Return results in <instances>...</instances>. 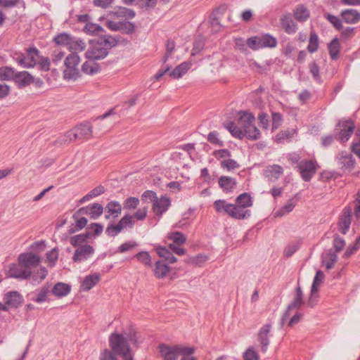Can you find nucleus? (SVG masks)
Here are the masks:
<instances>
[{
  "label": "nucleus",
  "instance_id": "f257e3e1",
  "mask_svg": "<svg viewBox=\"0 0 360 360\" xmlns=\"http://www.w3.org/2000/svg\"><path fill=\"white\" fill-rule=\"evenodd\" d=\"M236 122L230 121L224 124V127L237 139L247 138L251 141L258 140L260 131L255 126V115L250 110H239L235 114Z\"/></svg>",
  "mask_w": 360,
  "mask_h": 360
},
{
  "label": "nucleus",
  "instance_id": "f03ea898",
  "mask_svg": "<svg viewBox=\"0 0 360 360\" xmlns=\"http://www.w3.org/2000/svg\"><path fill=\"white\" fill-rule=\"evenodd\" d=\"M252 205L251 195L248 193H243L236 198L234 204L225 200H217L214 202L213 206L218 213L226 214L235 219H244L250 216L248 208Z\"/></svg>",
  "mask_w": 360,
  "mask_h": 360
},
{
  "label": "nucleus",
  "instance_id": "7ed1b4c3",
  "mask_svg": "<svg viewBox=\"0 0 360 360\" xmlns=\"http://www.w3.org/2000/svg\"><path fill=\"white\" fill-rule=\"evenodd\" d=\"M109 344L112 353L120 356L123 360H134L128 342L122 335L112 333L110 336Z\"/></svg>",
  "mask_w": 360,
  "mask_h": 360
},
{
  "label": "nucleus",
  "instance_id": "20e7f679",
  "mask_svg": "<svg viewBox=\"0 0 360 360\" xmlns=\"http://www.w3.org/2000/svg\"><path fill=\"white\" fill-rule=\"evenodd\" d=\"M13 57L19 65L31 68L35 66L39 58V51L35 47H30L25 49V53H15Z\"/></svg>",
  "mask_w": 360,
  "mask_h": 360
},
{
  "label": "nucleus",
  "instance_id": "39448f33",
  "mask_svg": "<svg viewBox=\"0 0 360 360\" xmlns=\"http://www.w3.org/2000/svg\"><path fill=\"white\" fill-rule=\"evenodd\" d=\"M110 46L109 39H99L97 41H92L85 56L90 60L102 59L107 56V50Z\"/></svg>",
  "mask_w": 360,
  "mask_h": 360
},
{
  "label": "nucleus",
  "instance_id": "423d86ee",
  "mask_svg": "<svg viewBox=\"0 0 360 360\" xmlns=\"http://www.w3.org/2000/svg\"><path fill=\"white\" fill-rule=\"evenodd\" d=\"M80 63L79 56L75 53H70L64 60V70L63 72L65 79H77L79 77V70L77 68Z\"/></svg>",
  "mask_w": 360,
  "mask_h": 360
},
{
  "label": "nucleus",
  "instance_id": "0eeeda50",
  "mask_svg": "<svg viewBox=\"0 0 360 360\" xmlns=\"http://www.w3.org/2000/svg\"><path fill=\"white\" fill-rule=\"evenodd\" d=\"M160 353L164 360H177L181 354L194 353L193 347H185L182 345H175L173 347L166 345H161L159 347Z\"/></svg>",
  "mask_w": 360,
  "mask_h": 360
},
{
  "label": "nucleus",
  "instance_id": "6e6552de",
  "mask_svg": "<svg viewBox=\"0 0 360 360\" xmlns=\"http://www.w3.org/2000/svg\"><path fill=\"white\" fill-rule=\"evenodd\" d=\"M247 45L252 50H258L262 48H274L277 45V40L274 37L266 34L261 37H252L247 40Z\"/></svg>",
  "mask_w": 360,
  "mask_h": 360
},
{
  "label": "nucleus",
  "instance_id": "1a4fd4ad",
  "mask_svg": "<svg viewBox=\"0 0 360 360\" xmlns=\"http://www.w3.org/2000/svg\"><path fill=\"white\" fill-rule=\"evenodd\" d=\"M299 173L304 181H309L319 166L315 159H304L297 165Z\"/></svg>",
  "mask_w": 360,
  "mask_h": 360
},
{
  "label": "nucleus",
  "instance_id": "9d476101",
  "mask_svg": "<svg viewBox=\"0 0 360 360\" xmlns=\"http://www.w3.org/2000/svg\"><path fill=\"white\" fill-rule=\"evenodd\" d=\"M167 239L172 241L169 244V248L173 252L180 256L186 254V250L181 247L186 241V236L184 233L179 231H171L168 233Z\"/></svg>",
  "mask_w": 360,
  "mask_h": 360
},
{
  "label": "nucleus",
  "instance_id": "9b49d317",
  "mask_svg": "<svg viewBox=\"0 0 360 360\" xmlns=\"http://www.w3.org/2000/svg\"><path fill=\"white\" fill-rule=\"evenodd\" d=\"M135 221L130 214H127L121 218L117 224H110L106 229V233L110 236H115L125 228H132Z\"/></svg>",
  "mask_w": 360,
  "mask_h": 360
},
{
  "label": "nucleus",
  "instance_id": "f8f14e48",
  "mask_svg": "<svg viewBox=\"0 0 360 360\" xmlns=\"http://www.w3.org/2000/svg\"><path fill=\"white\" fill-rule=\"evenodd\" d=\"M18 260L22 263L24 268L29 271V276L32 274V271L39 266L41 262L40 257L31 252L20 254Z\"/></svg>",
  "mask_w": 360,
  "mask_h": 360
},
{
  "label": "nucleus",
  "instance_id": "ddd939ff",
  "mask_svg": "<svg viewBox=\"0 0 360 360\" xmlns=\"http://www.w3.org/2000/svg\"><path fill=\"white\" fill-rule=\"evenodd\" d=\"M352 210L350 207L344 208L341 216L338 222V231L342 234H345L349 229L351 224Z\"/></svg>",
  "mask_w": 360,
  "mask_h": 360
},
{
  "label": "nucleus",
  "instance_id": "4468645a",
  "mask_svg": "<svg viewBox=\"0 0 360 360\" xmlns=\"http://www.w3.org/2000/svg\"><path fill=\"white\" fill-rule=\"evenodd\" d=\"M94 252V249L91 245L84 244L76 249L72 259L75 262H79L87 259Z\"/></svg>",
  "mask_w": 360,
  "mask_h": 360
},
{
  "label": "nucleus",
  "instance_id": "2eb2a0df",
  "mask_svg": "<svg viewBox=\"0 0 360 360\" xmlns=\"http://www.w3.org/2000/svg\"><path fill=\"white\" fill-rule=\"evenodd\" d=\"M340 131L339 133V139L345 143L349 140L354 132V123L351 120L343 121L340 123Z\"/></svg>",
  "mask_w": 360,
  "mask_h": 360
},
{
  "label": "nucleus",
  "instance_id": "dca6fc26",
  "mask_svg": "<svg viewBox=\"0 0 360 360\" xmlns=\"http://www.w3.org/2000/svg\"><path fill=\"white\" fill-rule=\"evenodd\" d=\"M79 212L82 214L89 215L91 219H96L103 214V207L99 203H93L80 208Z\"/></svg>",
  "mask_w": 360,
  "mask_h": 360
},
{
  "label": "nucleus",
  "instance_id": "f3484780",
  "mask_svg": "<svg viewBox=\"0 0 360 360\" xmlns=\"http://www.w3.org/2000/svg\"><path fill=\"white\" fill-rule=\"evenodd\" d=\"M170 205V200L165 196L157 198L153 203L152 210L157 216H161L165 212Z\"/></svg>",
  "mask_w": 360,
  "mask_h": 360
},
{
  "label": "nucleus",
  "instance_id": "a211bd4d",
  "mask_svg": "<svg viewBox=\"0 0 360 360\" xmlns=\"http://www.w3.org/2000/svg\"><path fill=\"white\" fill-rule=\"evenodd\" d=\"M11 277L25 279L29 278V271L24 268L22 263L18 260V264H12L8 270Z\"/></svg>",
  "mask_w": 360,
  "mask_h": 360
},
{
  "label": "nucleus",
  "instance_id": "6ab92c4d",
  "mask_svg": "<svg viewBox=\"0 0 360 360\" xmlns=\"http://www.w3.org/2000/svg\"><path fill=\"white\" fill-rule=\"evenodd\" d=\"M13 81L20 87L28 86L34 82L33 77L27 71L15 72Z\"/></svg>",
  "mask_w": 360,
  "mask_h": 360
},
{
  "label": "nucleus",
  "instance_id": "aec40b11",
  "mask_svg": "<svg viewBox=\"0 0 360 360\" xmlns=\"http://www.w3.org/2000/svg\"><path fill=\"white\" fill-rule=\"evenodd\" d=\"M105 211L106 219H115L121 214L122 206L118 202L110 201L105 206Z\"/></svg>",
  "mask_w": 360,
  "mask_h": 360
},
{
  "label": "nucleus",
  "instance_id": "412c9836",
  "mask_svg": "<svg viewBox=\"0 0 360 360\" xmlns=\"http://www.w3.org/2000/svg\"><path fill=\"white\" fill-rule=\"evenodd\" d=\"M341 17L348 24H355L360 21V13L355 9H346L342 11Z\"/></svg>",
  "mask_w": 360,
  "mask_h": 360
},
{
  "label": "nucleus",
  "instance_id": "4be33fe9",
  "mask_svg": "<svg viewBox=\"0 0 360 360\" xmlns=\"http://www.w3.org/2000/svg\"><path fill=\"white\" fill-rule=\"evenodd\" d=\"M4 301L7 307H17L20 304L22 297L18 292L12 291L4 295Z\"/></svg>",
  "mask_w": 360,
  "mask_h": 360
},
{
  "label": "nucleus",
  "instance_id": "5701e85b",
  "mask_svg": "<svg viewBox=\"0 0 360 360\" xmlns=\"http://www.w3.org/2000/svg\"><path fill=\"white\" fill-rule=\"evenodd\" d=\"M218 184L220 188L226 193L232 192L236 186V179L227 176L219 177Z\"/></svg>",
  "mask_w": 360,
  "mask_h": 360
},
{
  "label": "nucleus",
  "instance_id": "b1692460",
  "mask_svg": "<svg viewBox=\"0 0 360 360\" xmlns=\"http://www.w3.org/2000/svg\"><path fill=\"white\" fill-rule=\"evenodd\" d=\"M281 25L288 34H292L296 32L297 25L294 22L290 14L281 17Z\"/></svg>",
  "mask_w": 360,
  "mask_h": 360
},
{
  "label": "nucleus",
  "instance_id": "393cba45",
  "mask_svg": "<svg viewBox=\"0 0 360 360\" xmlns=\"http://www.w3.org/2000/svg\"><path fill=\"white\" fill-rule=\"evenodd\" d=\"M154 275L158 278L165 277L170 271V268L162 261H157L153 269Z\"/></svg>",
  "mask_w": 360,
  "mask_h": 360
},
{
  "label": "nucleus",
  "instance_id": "a878e982",
  "mask_svg": "<svg viewBox=\"0 0 360 360\" xmlns=\"http://www.w3.org/2000/svg\"><path fill=\"white\" fill-rule=\"evenodd\" d=\"M191 67V63L190 62L181 63L170 72L169 76L172 79H179L188 72Z\"/></svg>",
  "mask_w": 360,
  "mask_h": 360
},
{
  "label": "nucleus",
  "instance_id": "bb28decb",
  "mask_svg": "<svg viewBox=\"0 0 360 360\" xmlns=\"http://www.w3.org/2000/svg\"><path fill=\"white\" fill-rule=\"evenodd\" d=\"M95 60L89 59L83 63L82 70L84 73L87 75H95L100 72L101 68L98 63L94 61Z\"/></svg>",
  "mask_w": 360,
  "mask_h": 360
},
{
  "label": "nucleus",
  "instance_id": "cd10ccee",
  "mask_svg": "<svg viewBox=\"0 0 360 360\" xmlns=\"http://www.w3.org/2000/svg\"><path fill=\"white\" fill-rule=\"evenodd\" d=\"M158 255L162 258L165 262L169 264H174L176 262V259L174 257L173 254L166 248L158 246L155 249Z\"/></svg>",
  "mask_w": 360,
  "mask_h": 360
},
{
  "label": "nucleus",
  "instance_id": "c85d7f7f",
  "mask_svg": "<svg viewBox=\"0 0 360 360\" xmlns=\"http://www.w3.org/2000/svg\"><path fill=\"white\" fill-rule=\"evenodd\" d=\"M75 129L79 140H87L92 137L91 127L87 124H80Z\"/></svg>",
  "mask_w": 360,
  "mask_h": 360
},
{
  "label": "nucleus",
  "instance_id": "c756f323",
  "mask_svg": "<svg viewBox=\"0 0 360 360\" xmlns=\"http://www.w3.org/2000/svg\"><path fill=\"white\" fill-rule=\"evenodd\" d=\"M100 281V276L98 274L89 275L84 278L82 283V288L84 290H91Z\"/></svg>",
  "mask_w": 360,
  "mask_h": 360
},
{
  "label": "nucleus",
  "instance_id": "7c9ffc66",
  "mask_svg": "<svg viewBox=\"0 0 360 360\" xmlns=\"http://www.w3.org/2000/svg\"><path fill=\"white\" fill-rule=\"evenodd\" d=\"M297 200L295 198H290L287 202L280 209H278L275 214L277 217H283L290 213L297 205Z\"/></svg>",
  "mask_w": 360,
  "mask_h": 360
},
{
  "label": "nucleus",
  "instance_id": "2f4dec72",
  "mask_svg": "<svg viewBox=\"0 0 360 360\" xmlns=\"http://www.w3.org/2000/svg\"><path fill=\"white\" fill-rule=\"evenodd\" d=\"M338 261V255L331 251L326 253L323 256L322 264L326 269L329 270L333 268Z\"/></svg>",
  "mask_w": 360,
  "mask_h": 360
},
{
  "label": "nucleus",
  "instance_id": "473e14b6",
  "mask_svg": "<svg viewBox=\"0 0 360 360\" xmlns=\"http://www.w3.org/2000/svg\"><path fill=\"white\" fill-rule=\"evenodd\" d=\"M86 48V43L79 39L71 37V40L69 43L68 49L69 51L77 53V52H81Z\"/></svg>",
  "mask_w": 360,
  "mask_h": 360
},
{
  "label": "nucleus",
  "instance_id": "72a5a7b5",
  "mask_svg": "<svg viewBox=\"0 0 360 360\" xmlns=\"http://www.w3.org/2000/svg\"><path fill=\"white\" fill-rule=\"evenodd\" d=\"M328 52L333 60H337L340 57V44L338 39L335 38L328 44Z\"/></svg>",
  "mask_w": 360,
  "mask_h": 360
},
{
  "label": "nucleus",
  "instance_id": "f704fd0d",
  "mask_svg": "<svg viewBox=\"0 0 360 360\" xmlns=\"http://www.w3.org/2000/svg\"><path fill=\"white\" fill-rule=\"evenodd\" d=\"M294 17L299 22H304L309 18V11L302 5H299L294 10Z\"/></svg>",
  "mask_w": 360,
  "mask_h": 360
},
{
  "label": "nucleus",
  "instance_id": "c9c22d12",
  "mask_svg": "<svg viewBox=\"0 0 360 360\" xmlns=\"http://www.w3.org/2000/svg\"><path fill=\"white\" fill-rule=\"evenodd\" d=\"M70 291V286L63 283H56L52 289V293L57 297L67 295Z\"/></svg>",
  "mask_w": 360,
  "mask_h": 360
},
{
  "label": "nucleus",
  "instance_id": "e433bc0d",
  "mask_svg": "<svg viewBox=\"0 0 360 360\" xmlns=\"http://www.w3.org/2000/svg\"><path fill=\"white\" fill-rule=\"evenodd\" d=\"M15 71L13 68L4 66L0 68V80H13Z\"/></svg>",
  "mask_w": 360,
  "mask_h": 360
},
{
  "label": "nucleus",
  "instance_id": "4c0bfd02",
  "mask_svg": "<svg viewBox=\"0 0 360 360\" xmlns=\"http://www.w3.org/2000/svg\"><path fill=\"white\" fill-rule=\"evenodd\" d=\"M105 192V188L103 186H98L92 189L89 193L84 195L80 200V203H84L94 198H96Z\"/></svg>",
  "mask_w": 360,
  "mask_h": 360
},
{
  "label": "nucleus",
  "instance_id": "58836bf2",
  "mask_svg": "<svg viewBox=\"0 0 360 360\" xmlns=\"http://www.w3.org/2000/svg\"><path fill=\"white\" fill-rule=\"evenodd\" d=\"M89 233H81L74 236L70 238V244L74 247H80L82 244L88 240Z\"/></svg>",
  "mask_w": 360,
  "mask_h": 360
},
{
  "label": "nucleus",
  "instance_id": "ea45409f",
  "mask_svg": "<svg viewBox=\"0 0 360 360\" xmlns=\"http://www.w3.org/2000/svg\"><path fill=\"white\" fill-rule=\"evenodd\" d=\"M267 176L278 179L283 173L282 167L278 165L269 166L266 169Z\"/></svg>",
  "mask_w": 360,
  "mask_h": 360
},
{
  "label": "nucleus",
  "instance_id": "a19ab883",
  "mask_svg": "<svg viewBox=\"0 0 360 360\" xmlns=\"http://www.w3.org/2000/svg\"><path fill=\"white\" fill-rule=\"evenodd\" d=\"M221 167L229 172L233 171L240 168V165L234 160L229 158L223 160L220 162Z\"/></svg>",
  "mask_w": 360,
  "mask_h": 360
},
{
  "label": "nucleus",
  "instance_id": "79ce46f5",
  "mask_svg": "<svg viewBox=\"0 0 360 360\" xmlns=\"http://www.w3.org/2000/svg\"><path fill=\"white\" fill-rule=\"evenodd\" d=\"M71 37H72L68 34L62 33L55 37L53 41L58 46H63L68 48L71 40Z\"/></svg>",
  "mask_w": 360,
  "mask_h": 360
},
{
  "label": "nucleus",
  "instance_id": "37998d69",
  "mask_svg": "<svg viewBox=\"0 0 360 360\" xmlns=\"http://www.w3.org/2000/svg\"><path fill=\"white\" fill-rule=\"evenodd\" d=\"M87 224V219L85 217L78 219L75 224H72L68 230V233L72 234L82 230Z\"/></svg>",
  "mask_w": 360,
  "mask_h": 360
},
{
  "label": "nucleus",
  "instance_id": "c03bdc74",
  "mask_svg": "<svg viewBox=\"0 0 360 360\" xmlns=\"http://www.w3.org/2000/svg\"><path fill=\"white\" fill-rule=\"evenodd\" d=\"M139 262L147 267H152L151 257L147 252H141L134 256Z\"/></svg>",
  "mask_w": 360,
  "mask_h": 360
},
{
  "label": "nucleus",
  "instance_id": "a18cd8bd",
  "mask_svg": "<svg viewBox=\"0 0 360 360\" xmlns=\"http://www.w3.org/2000/svg\"><path fill=\"white\" fill-rule=\"evenodd\" d=\"M325 276L324 274L321 271H318L314 277L312 287H311V292H316L318 291L319 288L323 283L324 280Z\"/></svg>",
  "mask_w": 360,
  "mask_h": 360
},
{
  "label": "nucleus",
  "instance_id": "49530a36",
  "mask_svg": "<svg viewBox=\"0 0 360 360\" xmlns=\"http://www.w3.org/2000/svg\"><path fill=\"white\" fill-rule=\"evenodd\" d=\"M139 199L135 197H129L127 198L123 203L124 209L127 210H131L136 209L137 206L139 205Z\"/></svg>",
  "mask_w": 360,
  "mask_h": 360
},
{
  "label": "nucleus",
  "instance_id": "de8ad7c7",
  "mask_svg": "<svg viewBox=\"0 0 360 360\" xmlns=\"http://www.w3.org/2000/svg\"><path fill=\"white\" fill-rule=\"evenodd\" d=\"M58 259V250L57 248H53L46 253V262L48 263L50 266H54Z\"/></svg>",
  "mask_w": 360,
  "mask_h": 360
},
{
  "label": "nucleus",
  "instance_id": "09e8293b",
  "mask_svg": "<svg viewBox=\"0 0 360 360\" xmlns=\"http://www.w3.org/2000/svg\"><path fill=\"white\" fill-rule=\"evenodd\" d=\"M148 214V207H144L138 209L133 214H131L134 221H143Z\"/></svg>",
  "mask_w": 360,
  "mask_h": 360
},
{
  "label": "nucleus",
  "instance_id": "8fccbe9b",
  "mask_svg": "<svg viewBox=\"0 0 360 360\" xmlns=\"http://www.w3.org/2000/svg\"><path fill=\"white\" fill-rule=\"evenodd\" d=\"M318 47H319L318 37L314 32H311L310 34L307 49L309 52L313 53L318 49Z\"/></svg>",
  "mask_w": 360,
  "mask_h": 360
},
{
  "label": "nucleus",
  "instance_id": "3c124183",
  "mask_svg": "<svg viewBox=\"0 0 360 360\" xmlns=\"http://www.w3.org/2000/svg\"><path fill=\"white\" fill-rule=\"evenodd\" d=\"M103 226L97 223L91 224L88 228L86 233H89L90 236H98L103 232Z\"/></svg>",
  "mask_w": 360,
  "mask_h": 360
},
{
  "label": "nucleus",
  "instance_id": "603ef678",
  "mask_svg": "<svg viewBox=\"0 0 360 360\" xmlns=\"http://www.w3.org/2000/svg\"><path fill=\"white\" fill-rule=\"evenodd\" d=\"M213 156L220 162L231 157V152L228 149L216 150L212 153Z\"/></svg>",
  "mask_w": 360,
  "mask_h": 360
},
{
  "label": "nucleus",
  "instance_id": "864d4df0",
  "mask_svg": "<svg viewBox=\"0 0 360 360\" xmlns=\"http://www.w3.org/2000/svg\"><path fill=\"white\" fill-rule=\"evenodd\" d=\"M84 31L89 34H98L103 31V28L96 24L87 22L84 27Z\"/></svg>",
  "mask_w": 360,
  "mask_h": 360
},
{
  "label": "nucleus",
  "instance_id": "5fc2aeb1",
  "mask_svg": "<svg viewBox=\"0 0 360 360\" xmlns=\"http://www.w3.org/2000/svg\"><path fill=\"white\" fill-rule=\"evenodd\" d=\"M47 273L45 267L40 266L37 269V271H35V269L32 271L33 278L35 281H41L46 278Z\"/></svg>",
  "mask_w": 360,
  "mask_h": 360
},
{
  "label": "nucleus",
  "instance_id": "6e6d98bb",
  "mask_svg": "<svg viewBox=\"0 0 360 360\" xmlns=\"http://www.w3.org/2000/svg\"><path fill=\"white\" fill-rule=\"evenodd\" d=\"M156 193L153 191H146L141 195V200L144 202H154L157 198Z\"/></svg>",
  "mask_w": 360,
  "mask_h": 360
},
{
  "label": "nucleus",
  "instance_id": "4d7b16f0",
  "mask_svg": "<svg viewBox=\"0 0 360 360\" xmlns=\"http://www.w3.org/2000/svg\"><path fill=\"white\" fill-rule=\"evenodd\" d=\"M218 136L219 134L217 131H211L207 136V141L212 144L223 146V141Z\"/></svg>",
  "mask_w": 360,
  "mask_h": 360
},
{
  "label": "nucleus",
  "instance_id": "13d9d810",
  "mask_svg": "<svg viewBox=\"0 0 360 360\" xmlns=\"http://www.w3.org/2000/svg\"><path fill=\"white\" fill-rule=\"evenodd\" d=\"M340 160L343 167L348 169H352L354 167L355 161L352 158V155L349 154L345 156H342Z\"/></svg>",
  "mask_w": 360,
  "mask_h": 360
},
{
  "label": "nucleus",
  "instance_id": "bf43d9fd",
  "mask_svg": "<svg viewBox=\"0 0 360 360\" xmlns=\"http://www.w3.org/2000/svg\"><path fill=\"white\" fill-rule=\"evenodd\" d=\"M282 115L279 112H272V131L277 129L281 124Z\"/></svg>",
  "mask_w": 360,
  "mask_h": 360
},
{
  "label": "nucleus",
  "instance_id": "052dcab7",
  "mask_svg": "<svg viewBox=\"0 0 360 360\" xmlns=\"http://www.w3.org/2000/svg\"><path fill=\"white\" fill-rule=\"evenodd\" d=\"M258 120L261 127L264 129H267L269 125L268 115L265 112H260L258 115Z\"/></svg>",
  "mask_w": 360,
  "mask_h": 360
},
{
  "label": "nucleus",
  "instance_id": "680f3d73",
  "mask_svg": "<svg viewBox=\"0 0 360 360\" xmlns=\"http://www.w3.org/2000/svg\"><path fill=\"white\" fill-rule=\"evenodd\" d=\"M49 293V288L46 287H43L40 289L34 301L37 302H43L46 300L47 295Z\"/></svg>",
  "mask_w": 360,
  "mask_h": 360
},
{
  "label": "nucleus",
  "instance_id": "e2e57ef3",
  "mask_svg": "<svg viewBox=\"0 0 360 360\" xmlns=\"http://www.w3.org/2000/svg\"><path fill=\"white\" fill-rule=\"evenodd\" d=\"M244 360H259L258 354L253 348H249L243 354Z\"/></svg>",
  "mask_w": 360,
  "mask_h": 360
},
{
  "label": "nucleus",
  "instance_id": "0e129e2a",
  "mask_svg": "<svg viewBox=\"0 0 360 360\" xmlns=\"http://www.w3.org/2000/svg\"><path fill=\"white\" fill-rule=\"evenodd\" d=\"M302 303H303L302 299L295 297L292 303L288 307V310L285 314V317L288 316L290 314V311L292 309H300L301 307Z\"/></svg>",
  "mask_w": 360,
  "mask_h": 360
},
{
  "label": "nucleus",
  "instance_id": "69168bd1",
  "mask_svg": "<svg viewBox=\"0 0 360 360\" xmlns=\"http://www.w3.org/2000/svg\"><path fill=\"white\" fill-rule=\"evenodd\" d=\"M120 30L125 33H133L134 32V25L128 21L120 22Z\"/></svg>",
  "mask_w": 360,
  "mask_h": 360
},
{
  "label": "nucleus",
  "instance_id": "338daca9",
  "mask_svg": "<svg viewBox=\"0 0 360 360\" xmlns=\"http://www.w3.org/2000/svg\"><path fill=\"white\" fill-rule=\"evenodd\" d=\"M345 245V240L339 236H335L333 240V247L336 252H340Z\"/></svg>",
  "mask_w": 360,
  "mask_h": 360
},
{
  "label": "nucleus",
  "instance_id": "774afa93",
  "mask_svg": "<svg viewBox=\"0 0 360 360\" xmlns=\"http://www.w3.org/2000/svg\"><path fill=\"white\" fill-rule=\"evenodd\" d=\"M354 213L357 219H360V191L356 195V199L354 202Z\"/></svg>",
  "mask_w": 360,
  "mask_h": 360
}]
</instances>
